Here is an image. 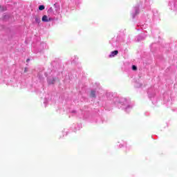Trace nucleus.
<instances>
[{
	"instance_id": "obj_1",
	"label": "nucleus",
	"mask_w": 177,
	"mask_h": 177,
	"mask_svg": "<svg viewBox=\"0 0 177 177\" xmlns=\"http://www.w3.org/2000/svg\"><path fill=\"white\" fill-rule=\"evenodd\" d=\"M34 19L35 20V23H37V24H39V23H41V18L38 15H35L34 17Z\"/></svg>"
},
{
	"instance_id": "obj_2",
	"label": "nucleus",
	"mask_w": 177,
	"mask_h": 177,
	"mask_svg": "<svg viewBox=\"0 0 177 177\" xmlns=\"http://www.w3.org/2000/svg\"><path fill=\"white\" fill-rule=\"evenodd\" d=\"M118 55V50H114L111 53L109 57H114V56H117Z\"/></svg>"
},
{
	"instance_id": "obj_3",
	"label": "nucleus",
	"mask_w": 177,
	"mask_h": 177,
	"mask_svg": "<svg viewBox=\"0 0 177 177\" xmlns=\"http://www.w3.org/2000/svg\"><path fill=\"white\" fill-rule=\"evenodd\" d=\"M42 21H44L45 23H48V21H50V19H48V16L44 15L41 18Z\"/></svg>"
},
{
	"instance_id": "obj_4",
	"label": "nucleus",
	"mask_w": 177,
	"mask_h": 177,
	"mask_svg": "<svg viewBox=\"0 0 177 177\" xmlns=\"http://www.w3.org/2000/svg\"><path fill=\"white\" fill-rule=\"evenodd\" d=\"M90 96L91 97H96V91H91L90 93Z\"/></svg>"
},
{
	"instance_id": "obj_5",
	"label": "nucleus",
	"mask_w": 177,
	"mask_h": 177,
	"mask_svg": "<svg viewBox=\"0 0 177 177\" xmlns=\"http://www.w3.org/2000/svg\"><path fill=\"white\" fill-rule=\"evenodd\" d=\"M45 9V6L41 5L39 6V10H44Z\"/></svg>"
},
{
	"instance_id": "obj_6",
	"label": "nucleus",
	"mask_w": 177,
	"mask_h": 177,
	"mask_svg": "<svg viewBox=\"0 0 177 177\" xmlns=\"http://www.w3.org/2000/svg\"><path fill=\"white\" fill-rule=\"evenodd\" d=\"M0 10H1V12H3V10H6V8H4L3 6H0Z\"/></svg>"
},
{
	"instance_id": "obj_7",
	"label": "nucleus",
	"mask_w": 177,
	"mask_h": 177,
	"mask_svg": "<svg viewBox=\"0 0 177 177\" xmlns=\"http://www.w3.org/2000/svg\"><path fill=\"white\" fill-rule=\"evenodd\" d=\"M135 11H136L135 15H138V13H139V8H135Z\"/></svg>"
},
{
	"instance_id": "obj_8",
	"label": "nucleus",
	"mask_w": 177,
	"mask_h": 177,
	"mask_svg": "<svg viewBox=\"0 0 177 177\" xmlns=\"http://www.w3.org/2000/svg\"><path fill=\"white\" fill-rule=\"evenodd\" d=\"M133 70L134 71L138 70V68L136 67V66H133Z\"/></svg>"
},
{
	"instance_id": "obj_9",
	"label": "nucleus",
	"mask_w": 177,
	"mask_h": 177,
	"mask_svg": "<svg viewBox=\"0 0 177 177\" xmlns=\"http://www.w3.org/2000/svg\"><path fill=\"white\" fill-rule=\"evenodd\" d=\"M24 73H27V68H25Z\"/></svg>"
},
{
	"instance_id": "obj_10",
	"label": "nucleus",
	"mask_w": 177,
	"mask_h": 177,
	"mask_svg": "<svg viewBox=\"0 0 177 177\" xmlns=\"http://www.w3.org/2000/svg\"><path fill=\"white\" fill-rule=\"evenodd\" d=\"M26 62H27V63H28V62H30V59H27Z\"/></svg>"
},
{
	"instance_id": "obj_11",
	"label": "nucleus",
	"mask_w": 177,
	"mask_h": 177,
	"mask_svg": "<svg viewBox=\"0 0 177 177\" xmlns=\"http://www.w3.org/2000/svg\"><path fill=\"white\" fill-rule=\"evenodd\" d=\"M53 84H55V79H53Z\"/></svg>"
},
{
	"instance_id": "obj_12",
	"label": "nucleus",
	"mask_w": 177,
	"mask_h": 177,
	"mask_svg": "<svg viewBox=\"0 0 177 177\" xmlns=\"http://www.w3.org/2000/svg\"><path fill=\"white\" fill-rule=\"evenodd\" d=\"M132 70H133V66H131Z\"/></svg>"
}]
</instances>
